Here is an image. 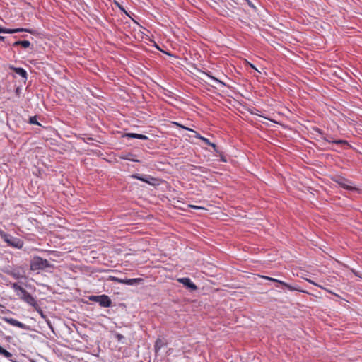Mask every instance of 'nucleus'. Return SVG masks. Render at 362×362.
<instances>
[{
	"label": "nucleus",
	"instance_id": "1",
	"mask_svg": "<svg viewBox=\"0 0 362 362\" xmlns=\"http://www.w3.org/2000/svg\"><path fill=\"white\" fill-rule=\"evenodd\" d=\"M30 270H45L47 268H54V265L50 264L47 259L39 256H34L30 262Z\"/></svg>",
	"mask_w": 362,
	"mask_h": 362
},
{
	"label": "nucleus",
	"instance_id": "2",
	"mask_svg": "<svg viewBox=\"0 0 362 362\" xmlns=\"http://www.w3.org/2000/svg\"><path fill=\"white\" fill-rule=\"evenodd\" d=\"M0 236L9 246L14 248L21 249L24 245V242L21 239L13 237L2 230H0Z\"/></svg>",
	"mask_w": 362,
	"mask_h": 362
},
{
	"label": "nucleus",
	"instance_id": "3",
	"mask_svg": "<svg viewBox=\"0 0 362 362\" xmlns=\"http://www.w3.org/2000/svg\"><path fill=\"white\" fill-rule=\"evenodd\" d=\"M88 299L90 301L98 303L99 305L103 308H110L112 306V304L111 298L107 295L105 294H102L99 296H88Z\"/></svg>",
	"mask_w": 362,
	"mask_h": 362
},
{
	"label": "nucleus",
	"instance_id": "4",
	"mask_svg": "<svg viewBox=\"0 0 362 362\" xmlns=\"http://www.w3.org/2000/svg\"><path fill=\"white\" fill-rule=\"evenodd\" d=\"M133 179L139 180L151 185L155 186L158 185V179L152 177L150 175H140L135 173L131 175Z\"/></svg>",
	"mask_w": 362,
	"mask_h": 362
},
{
	"label": "nucleus",
	"instance_id": "5",
	"mask_svg": "<svg viewBox=\"0 0 362 362\" xmlns=\"http://www.w3.org/2000/svg\"><path fill=\"white\" fill-rule=\"evenodd\" d=\"M18 296L20 299L23 300L30 305L37 308L38 306V304L37 303L34 297L28 293L25 288H23L21 293H18Z\"/></svg>",
	"mask_w": 362,
	"mask_h": 362
},
{
	"label": "nucleus",
	"instance_id": "6",
	"mask_svg": "<svg viewBox=\"0 0 362 362\" xmlns=\"http://www.w3.org/2000/svg\"><path fill=\"white\" fill-rule=\"evenodd\" d=\"M109 280L114 281V282H117V283L127 284V285H129V286L137 285L144 281L143 279H141V278L119 279V278L112 276H109Z\"/></svg>",
	"mask_w": 362,
	"mask_h": 362
},
{
	"label": "nucleus",
	"instance_id": "7",
	"mask_svg": "<svg viewBox=\"0 0 362 362\" xmlns=\"http://www.w3.org/2000/svg\"><path fill=\"white\" fill-rule=\"evenodd\" d=\"M333 180L335 182H337L340 187H341L342 188H344L345 189H347L349 191H357L358 190V189L356 187L351 186L349 185V183H351V182L349 180H347L343 177L337 176L335 178H334Z\"/></svg>",
	"mask_w": 362,
	"mask_h": 362
},
{
	"label": "nucleus",
	"instance_id": "8",
	"mask_svg": "<svg viewBox=\"0 0 362 362\" xmlns=\"http://www.w3.org/2000/svg\"><path fill=\"white\" fill-rule=\"evenodd\" d=\"M3 320L5 322H6L7 323H8L13 326L19 327V328L25 329V330H30V328L28 325H26L13 318L4 317H3Z\"/></svg>",
	"mask_w": 362,
	"mask_h": 362
},
{
	"label": "nucleus",
	"instance_id": "9",
	"mask_svg": "<svg viewBox=\"0 0 362 362\" xmlns=\"http://www.w3.org/2000/svg\"><path fill=\"white\" fill-rule=\"evenodd\" d=\"M177 281L182 284L186 288L191 291L198 289V287L188 277L180 278L177 279Z\"/></svg>",
	"mask_w": 362,
	"mask_h": 362
},
{
	"label": "nucleus",
	"instance_id": "10",
	"mask_svg": "<svg viewBox=\"0 0 362 362\" xmlns=\"http://www.w3.org/2000/svg\"><path fill=\"white\" fill-rule=\"evenodd\" d=\"M6 45H11L12 47H13V48L18 47H21L23 49H27V48L31 47V49H33V45H31V43L30 42V41L25 40H16L14 42H13L12 44H11L10 42L8 41L6 42Z\"/></svg>",
	"mask_w": 362,
	"mask_h": 362
},
{
	"label": "nucleus",
	"instance_id": "11",
	"mask_svg": "<svg viewBox=\"0 0 362 362\" xmlns=\"http://www.w3.org/2000/svg\"><path fill=\"white\" fill-rule=\"evenodd\" d=\"M262 277L266 279H268V280H269L271 281L276 282L277 284H281L283 286L287 288L290 291H301L298 288L293 287V286L289 285L288 284H287V283H286L284 281H280V280H278V279H274V278H272V277H268V276H262Z\"/></svg>",
	"mask_w": 362,
	"mask_h": 362
},
{
	"label": "nucleus",
	"instance_id": "12",
	"mask_svg": "<svg viewBox=\"0 0 362 362\" xmlns=\"http://www.w3.org/2000/svg\"><path fill=\"white\" fill-rule=\"evenodd\" d=\"M9 68H10V69L14 71V72L16 74L21 76L24 79L25 81L27 80L28 74L24 69H23L21 67H15L13 66H11Z\"/></svg>",
	"mask_w": 362,
	"mask_h": 362
},
{
	"label": "nucleus",
	"instance_id": "13",
	"mask_svg": "<svg viewBox=\"0 0 362 362\" xmlns=\"http://www.w3.org/2000/svg\"><path fill=\"white\" fill-rule=\"evenodd\" d=\"M167 345V341L164 339L158 338L154 344V351L157 355L160 349Z\"/></svg>",
	"mask_w": 362,
	"mask_h": 362
},
{
	"label": "nucleus",
	"instance_id": "14",
	"mask_svg": "<svg viewBox=\"0 0 362 362\" xmlns=\"http://www.w3.org/2000/svg\"><path fill=\"white\" fill-rule=\"evenodd\" d=\"M20 32H27V33H35L34 30H33L31 29H28V28H14V29H11V28H5L4 33L13 34V33H20Z\"/></svg>",
	"mask_w": 362,
	"mask_h": 362
},
{
	"label": "nucleus",
	"instance_id": "15",
	"mask_svg": "<svg viewBox=\"0 0 362 362\" xmlns=\"http://www.w3.org/2000/svg\"><path fill=\"white\" fill-rule=\"evenodd\" d=\"M322 139L328 143H333V144H341V145H345V144L349 145L347 141H346V140H342V139L332 140V139H327V137H322Z\"/></svg>",
	"mask_w": 362,
	"mask_h": 362
},
{
	"label": "nucleus",
	"instance_id": "16",
	"mask_svg": "<svg viewBox=\"0 0 362 362\" xmlns=\"http://www.w3.org/2000/svg\"><path fill=\"white\" fill-rule=\"evenodd\" d=\"M135 156L132 153H127L120 156L121 159L130 160L133 162H139V160L134 158Z\"/></svg>",
	"mask_w": 362,
	"mask_h": 362
},
{
	"label": "nucleus",
	"instance_id": "17",
	"mask_svg": "<svg viewBox=\"0 0 362 362\" xmlns=\"http://www.w3.org/2000/svg\"><path fill=\"white\" fill-rule=\"evenodd\" d=\"M6 274L13 277L15 279H19L22 277L18 271H7Z\"/></svg>",
	"mask_w": 362,
	"mask_h": 362
},
{
	"label": "nucleus",
	"instance_id": "18",
	"mask_svg": "<svg viewBox=\"0 0 362 362\" xmlns=\"http://www.w3.org/2000/svg\"><path fill=\"white\" fill-rule=\"evenodd\" d=\"M175 124L176 125L179 126L180 127L182 128V129H186V130L191 131V132H194V133L195 134V137H196V138H198V139H201V138H202V137H203V136H201L198 132H197L196 131H194V130H193V129H190V128L186 127H185V126H183V125H181V124H178V123H177V122H175Z\"/></svg>",
	"mask_w": 362,
	"mask_h": 362
},
{
	"label": "nucleus",
	"instance_id": "19",
	"mask_svg": "<svg viewBox=\"0 0 362 362\" xmlns=\"http://www.w3.org/2000/svg\"><path fill=\"white\" fill-rule=\"evenodd\" d=\"M139 134H136V133H125L122 136L127 137V138H130V139H139Z\"/></svg>",
	"mask_w": 362,
	"mask_h": 362
},
{
	"label": "nucleus",
	"instance_id": "20",
	"mask_svg": "<svg viewBox=\"0 0 362 362\" xmlns=\"http://www.w3.org/2000/svg\"><path fill=\"white\" fill-rule=\"evenodd\" d=\"M11 287L14 289V291L16 292V294L18 295V293H21V291L23 289V287H21L20 285H18V283H13L11 285Z\"/></svg>",
	"mask_w": 362,
	"mask_h": 362
},
{
	"label": "nucleus",
	"instance_id": "21",
	"mask_svg": "<svg viewBox=\"0 0 362 362\" xmlns=\"http://www.w3.org/2000/svg\"><path fill=\"white\" fill-rule=\"evenodd\" d=\"M29 123L31 124L40 125V124L37 122V116L30 117L29 118Z\"/></svg>",
	"mask_w": 362,
	"mask_h": 362
},
{
	"label": "nucleus",
	"instance_id": "22",
	"mask_svg": "<svg viewBox=\"0 0 362 362\" xmlns=\"http://www.w3.org/2000/svg\"><path fill=\"white\" fill-rule=\"evenodd\" d=\"M0 355H3L4 357H6L7 358L12 357V354L10 353L9 351H8L7 350H6L5 349H3Z\"/></svg>",
	"mask_w": 362,
	"mask_h": 362
},
{
	"label": "nucleus",
	"instance_id": "23",
	"mask_svg": "<svg viewBox=\"0 0 362 362\" xmlns=\"http://www.w3.org/2000/svg\"><path fill=\"white\" fill-rule=\"evenodd\" d=\"M209 146L212 147L215 152H216L218 154H221V151H218V146L214 143H211Z\"/></svg>",
	"mask_w": 362,
	"mask_h": 362
},
{
	"label": "nucleus",
	"instance_id": "24",
	"mask_svg": "<svg viewBox=\"0 0 362 362\" xmlns=\"http://www.w3.org/2000/svg\"><path fill=\"white\" fill-rule=\"evenodd\" d=\"M313 130L317 133H318L319 134H320L321 136H323V132L318 127H313ZM324 137V136H322V138Z\"/></svg>",
	"mask_w": 362,
	"mask_h": 362
},
{
	"label": "nucleus",
	"instance_id": "25",
	"mask_svg": "<svg viewBox=\"0 0 362 362\" xmlns=\"http://www.w3.org/2000/svg\"><path fill=\"white\" fill-rule=\"evenodd\" d=\"M116 339H117L119 341H122L123 339H124V337L122 334L118 333V334H116Z\"/></svg>",
	"mask_w": 362,
	"mask_h": 362
},
{
	"label": "nucleus",
	"instance_id": "26",
	"mask_svg": "<svg viewBox=\"0 0 362 362\" xmlns=\"http://www.w3.org/2000/svg\"><path fill=\"white\" fill-rule=\"evenodd\" d=\"M201 140H202L206 144L209 146L211 144V142L207 138H205L204 136L201 138Z\"/></svg>",
	"mask_w": 362,
	"mask_h": 362
},
{
	"label": "nucleus",
	"instance_id": "27",
	"mask_svg": "<svg viewBox=\"0 0 362 362\" xmlns=\"http://www.w3.org/2000/svg\"><path fill=\"white\" fill-rule=\"evenodd\" d=\"M139 139H141V140H148V138L146 135L140 134L139 136Z\"/></svg>",
	"mask_w": 362,
	"mask_h": 362
},
{
	"label": "nucleus",
	"instance_id": "28",
	"mask_svg": "<svg viewBox=\"0 0 362 362\" xmlns=\"http://www.w3.org/2000/svg\"><path fill=\"white\" fill-rule=\"evenodd\" d=\"M246 2L247 3V4L251 7V8H256L255 6H254V4L250 1V0H245Z\"/></svg>",
	"mask_w": 362,
	"mask_h": 362
},
{
	"label": "nucleus",
	"instance_id": "29",
	"mask_svg": "<svg viewBox=\"0 0 362 362\" xmlns=\"http://www.w3.org/2000/svg\"><path fill=\"white\" fill-rule=\"evenodd\" d=\"M117 6H119V9L121 11H122L124 13H125L127 15H128V13H127V11L124 10V8L121 6L119 5L118 3H117Z\"/></svg>",
	"mask_w": 362,
	"mask_h": 362
},
{
	"label": "nucleus",
	"instance_id": "30",
	"mask_svg": "<svg viewBox=\"0 0 362 362\" xmlns=\"http://www.w3.org/2000/svg\"><path fill=\"white\" fill-rule=\"evenodd\" d=\"M189 207L193 208V209H202V207H200V206H194V205H189Z\"/></svg>",
	"mask_w": 362,
	"mask_h": 362
},
{
	"label": "nucleus",
	"instance_id": "31",
	"mask_svg": "<svg viewBox=\"0 0 362 362\" xmlns=\"http://www.w3.org/2000/svg\"><path fill=\"white\" fill-rule=\"evenodd\" d=\"M5 28L0 26V33H4Z\"/></svg>",
	"mask_w": 362,
	"mask_h": 362
},
{
	"label": "nucleus",
	"instance_id": "32",
	"mask_svg": "<svg viewBox=\"0 0 362 362\" xmlns=\"http://www.w3.org/2000/svg\"><path fill=\"white\" fill-rule=\"evenodd\" d=\"M211 79L216 81V82H218V83H221V81L219 80H218L217 78H216L214 76H209Z\"/></svg>",
	"mask_w": 362,
	"mask_h": 362
},
{
	"label": "nucleus",
	"instance_id": "33",
	"mask_svg": "<svg viewBox=\"0 0 362 362\" xmlns=\"http://www.w3.org/2000/svg\"><path fill=\"white\" fill-rule=\"evenodd\" d=\"M221 156V160L223 162H226V160L225 159V158L221 154H219Z\"/></svg>",
	"mask_w": 362,
	"mask_h": 362
},
{
	"label": "nucleus",
	"instance_id": "34",
	"mask_svg": "<svg viewBox=\"0 0 362 362\" xmlns=\"http://www.w3.org/2000/svg\"><path fill=\"white\" fill-rule=\"evenodd\" d=\"M6 37L0 35V41H5Z\"/></svg>",
	"mask_w": 362,
	"mask_h": 362
},
{
	"label": "nucleus",
	"instance_id": "35",
	"mask_svg": "<svg viewBox=\"0 0 362 362\" xmlns=\"http://www.w3.org/2000/svg\"><path fill=\"white\" fill-rule=\"evenodd\" d=\"M250 66L251 68H252V69H254L257 70L256 67H255L253 64H250Z\"/></svg>",
	"mask_w": 362,
	"mask_h": 362
},
{
	"label": "nucleus",
	"instance_id": "36",
	"mask_svg": "<svg viewBox=\"0 0 362 362\" xmlns=\"http://www.w3.org/2000/svg\"><path fill=\"white\" fill-rule=\"evenodd\" d=\"M40 315H41V316H42V317H45V316L44 315V314H43V313H42V310H40Z\"/></svg>",
	"mask_w": 362,
	"mask_h": 362
},
{
	"label": "nucleus",
	"instance_id": "37",
	"mask_svg": "<svg viewBox=\"0 0 362 362\" xmlns=\"http://www.w3.org/2000/svg\"><path fill=\"white\" fill-rule=\"evenodd\" d=\"M87 140H88V141H92V140H93V138H91V137H88V138H87Z\"/></svg>",
	"mask_w": 362,
	"mask_h": 362
},
{
	"label": "nucleus",
	"instance_id": "38",
	"mask_svg": "<svg viewBox=\"0 0 362 362\" xmlns=\"http://www.w3.org/2000/svg\"><path fill=\"white\" fill-rule=\"evenodd\" d=\"M48 325H49V327L51 329H52V327L51 323H50L49 322H48Z\"/></svg>",
	"mask_w": 362,
	"mask_h": 362
},
{
	"label": "nucleus",
	"instance_id": "39",
	"mask_svg": "<svg viewBox=\"0 0 362 362\" xmlns=\"http://www.w3.org/2000/svg\"><path fill=\"white\" fill-rule=\"evenodd\" d=\"M11 362H16L15 361H13V360H12V359H11Z\"/></svg>",
	"mask_w": 362,
	"mask_h": 362
}]
</instances>
